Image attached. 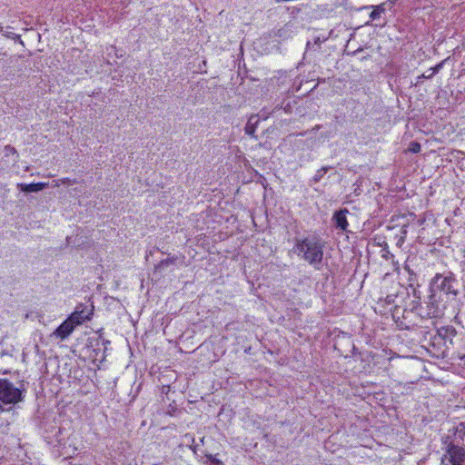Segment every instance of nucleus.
<instances>
[{
	"label": "nucleus",
	"mask_w": 465,
	"mask_h": 465,
	"mask_svg": "<svg viewBox=\"0 0 465 465\" xmlns=\"http://www.w3.org/2000/svg\"><path fill=\"white\" fill-rule=\"evenodd\" d=\"M324 244L318 236L306 237L296 240L295 252L309 264L313 265L315 269L320 270V265L323 259Z\"/></svg>",
	"instance_id": "f257e3e1"
},
{
	"label": "nucleus",
	"mask_w": 465,
	"mask_h": 465,
	"mask_svg": "<svg viewBox=\"0 0 465 465\" xmlns=\"http://www.w3.org/2000/svg\"><path fill=\"white\" fill-rule=\"evenodd\" d=\"M25 381L21 380L18 386H15L6 378H0V411H4L5 405H15L24 401L26 393Z\"/></svg>",
	"instance_id": "f03ea898"
},
{
	"label": "nucleus",
	"mask_w": 465,
	"mask_h": 465,
	"mask_svg": "<svg viewBox=\"0 0 465 465\" xmlns=\"http://www.w3.org/2000/svg\"><path fill=\"white\" fill-rule=\"evenodd\" d=\"M430 292H442L447 296H451V301L455 302L458 294V280L453 272H447L436 273L430 282Z\"/></svg>",
	"instance_id": "7ed1b4c3"
},
{
	"label": "nucleus",
	"mask_w": 465,
	"mask_h": 465,
	"mask_svg": "<svg viewBox=\"0 0 465 465\" xmlns=\"http://www.w3.org/2000/svg\"><path fill=\"white\" fill-rule=\"evenodd\" d=\"M430 292L426 302V316L430 318L442 317L451 301V296H447L442 292Z\"/></svg>",
	"instance_id": "20e7f679"
},
{
	"label": "nucleus",
	"mask_w": 465,
	"mask_h": 465,
	"mask_svg": "<svg viewBox=\"0 0 465 465\" xmlns=\"http://www.w3.org/2000/svg\"><path fill=\"white\" fill-rule=\"evenodd\" d=\"M441 465H465V448L461 445L450 446L441 458Z\"/></svg>",
	"instance_id": "39448f33"
},
{
	"label": "nucleus",
	"mask_w": 465,
	"mask_h": 465,
	"mask_svg": "<svg viewBox=\"0 0 465 465\" xmlns=\"http://www.w3.org/2000/svg\"><path fill=\"white\" fill-rule=\"evenodd\" d=\"M94 307L93 304L87 305L79 303L74 311L69 315L71 321L76 325H80L85 321H89L94 314Z\"/></svg>",
	"instance_id": "423d86ee"
},
{
	"label": "nucleus",
	"mask_w": 465,
	"mask_h": 465,
	"mask_svg": "<svg viewBox=\"0 0 465 465\" xmlns=\"http://www.w3.org/2000/svg\"><path fill=\"white\" fill-rule=\"evenodd\" d=\"M347 213L349 210L346 208L335 211L331 217V223L333 227L341 232H348L349 223L347 220Z\"/></svg>",
	"instance_id": "0eeeda50"
},
{
	"label": "nucleus",
	"mask_w": 465,
	"mask_h": 465,
	"mask_svg": "<svg viewBox=\"0 0 465 465\" xmlns=\"http://www.w3.org/2000/svg\"><path fill=\"white\" fill-rule=\"evenodd\" d=\"M457 330L451 326H441L437 329L434 339H439L443 341L444 346L448 347V344H453V338L457 335Z\"/></svg>",
	"instance_id": "6e6552de"
},
{
	"label": "nucleus",
	"mask_w": 465,
	"mask_h": 465,
	"mask_svg": "<svg viewBox=\"0 0 465 465\" xmlns=\"http://www.w3.org/2000/svg\"><path fill=\"white\" fill-rule=\"evenodd\" d=\"M77 325L68 317L54 331V335L61 340L66 339L75 329Z\"/></svg>",
	"instance_id": "1a4fd4ad"
},
{
	"label": "nucleus",
	"mask_w": 465,
	"mask_h": 465,
	"mask_svg": "<svg viewBox=\"0 0 465 465\" xmlns=\"http://www.w3.org/2000/svg\"><path fill=\"white\" fill-rule=\"evenodd\" d=\"M102 331L103 329L98 330L94 336L87 339L85 343V347L93 351L94 357H97L101 351Z\"/></svg>",
	"instance_id": "9d476101"
},
{
	"label": "nucleus",
	"mask_w": 465,
	"mask_h": 465,
	"mask_svg": "<svg viewBox=\"0 0 465 465\" xmlns=\"http://www.w3.org/2000/svg\"><path fill=\"white\" fill-rule=\"evenodd\" d=\"M260 124V117L257 114H252L248 119L244 132L247 135L251 136L254 140H258V136L255 134V131Z\"/></svg>",
	"instance_id": "9b49d317"
},
{
	"label": "nucleus",
	"mask_w": 465,
	"mask_h": 465,
	"mask_svg": "<svg viewBox=\"0 0 465 465\" xmlns=\"http://www.w3.org/2000/svg\"><path fill=\"white\" fill-rule=\"evenodd\" d=\"M48 186L46 183H18L17 187L23 193H37L43 191Z\"/></svg>",
	"instance_id": "f8f14e48"
},
{
	"label": "nucleus",
	"mask_w": 465,
	"mask_h": 465,
	"mask_svg": "<svg viewBox=\"0 0 465 465\" xmlns=\"http://www.w3.org/2000/svg\"><path fill=\"white\" fill-rule=\"evenodd\" d=\"M449 432H452L457 443L460 445V443L464 440L465 438V424L463 422H460L457 426L449 430Z\"/></svg>",
	"instance_id": "ddd939ff"
},
{
	"label": "nucleus",
	"mask_w": 465,
	"mask_h": 465,
	"mask_svg": "<svg viewBox=\"0 0 465 465\" xmlns=\"http://www.w3.org/2000/svg\"><path fill=\"white\" fill-rule=\"evenodd\" d=\"M409 311L420 317H424V314L426 315V310H424V307L422 306L421 300L413 299L409 303Z\"/></svg>",
	"instance_id": "4468645a"
},
{
	"label": "nucleus",
	"mask_w": 465,
	"mask_h": 465,
	"mask_svg": "<svg viewBox=\"0 0 465 465\" xmlns=\"http://www.w3.org/2000/svg\"><path fill=\"white\" fill-rule=\"evenodd\" d=\"M331 169H332L331 166H322L321 169L317 170L316 173L312 176V178L309 180V185L312 186L318 183L327 173V172Z\"/></svg>",
	"instance_id": "2eb2a0df"
},
{
	"label": "nucleus",
	"mask_w": 465,
	"mask_h": 465,
	"mask_svg": "<svg viewBox=\"0 0 465 465\" xmlns=\"http://www.w3.org/2000/svg\"><path fill=\"white\" fill-rule=\"evenodd\" d=\"M441 444L442 449L447 451V449H450V446H458L456 440L453 437L452 432H449L447 435L441 437Z\"/></svg>",
	"instance_id": "dca6fc26"
},
{
	"label": "nucleus",
	"mask_w": 465,
	"mask_h": 465,
	"mask_svg": "<svg viewBox=\"0 0 465 465\" xmlns=\"http://www.w3.org/2000/svg\"><path fill=\"white\" fill-rule=\"evenodd\" d=\"M404 270L408 272V285L409 288H414L415 286H420L418 282V275L411 269L409 265L404 266Z\"/></svg>",
	"instance_id": "f3484780"
},
{
	"label": "nucleus",
	"mask_w": 465,
	"mask_h": 465,
	"mask_svg": "<svg viewBox=\"0 0 465 465\" xmlns=\"http://www.w3.org/2000/svg\"><path fill=\"white\" fill-rule=\"evenodd\" d=\"M378 244L381 247V253L382 258L385 260H390L393 257V254L390 252L389 245L385 241H382V242H378Z\"/></svg>",
	"instance_id": "a211bd4d"
},
{
	"label": "nucleus",
	"mask_w": 465,
	"mask_h": 465,
	"mask_svg": "<svg viewBox=\"0 0 465 465\" xmlns=\"http://www.w3.org/2000/svg\"><path fill=\"white\" fill-rule=\"evenodd\" d=\"M175 260L176 259L173 257L163 259L157 265H155V270L162 272L165 268H167L169 265L174 264Z\"/></svg>",
	"instance_id": "6ab92c4d"
},
{
	"label": "nucleus",
	"mask_w": 465,
	"mask_h": 465,
	"mask_svg": "<svg viewBox=\"0 0 465 465\" xmlns=\"http://www.w3.org/2000/svg\"><path fill=\"white\" fill-rule=\"evenodd\" d=\"M217 455H212L209 453H205L204 457L206 460L203 461L204 464L208 465H225L221 460L217 459Z\"/></svg>",
	"instance_id": "aec40b11"
},
{
	"label": "nucleus",
	"mask_w": 465,
	"mask_h": 465,
	"mask_svg": "<svg viewBox=\"0 0 465 465\" xmlns=\"http://www.w3.org/2000/svg\"><path fill=\"white\" fill-rule=\"evenodd\" d=\"M11 423L10 421L0 416V432L3 434H7L10 430Z\"/></svg>",
	"instance_id": "412c9836"
},
{
	"label": "nucleus",
	"mask_w": 465,
	"mask_h": 465,
	"mask_svg": "<svg viewBox=\"0 0 465 465\" xmlns=\"http://www.w3.org/2000/svg\"><path fill=\"white\" fill-rule=\"evenodd\" d=\"M449 59L450 57H447L446 59L437 64L434 67L430 68L429 71H430L431 74L434 76L443 68L444 64L449 61Z\"/></svg>",
	"instance_id": "4be33fe9"
},
{
	"label": "nucleus",
	"mask_w": 465,
	"mask_h": 465,
	"mask_svg": "<svg viewBox=\"0 0 465 465\" xmlns=\"http://www.w3.org/2000/svg\"><path fill=\"white\" fill-rule=\"evenodd\" d=\"M371 8L372 11L370 14V18L371 21H375L381 17V14L374 8V5H366L361 7V9H370Z\"/></svg>",
	"instance_id": "5701e85b"
},
{
	"label": "nucleus",
	"mask_w": 465,
	"mask_h": 465,
	"mask_svg": "<svg viewBox=\"0 0 465 465\" xmlns=\"http://www.w3.org/2000/svg\"><path fill=\"white\" fill-rule=\"evenodd\" d=\"M420 149H421L420 143L416 141L411 142L409 144V147H408V151L412 153H420Z\"/></svg>",
	"instance_id": "b1692460"
},
{
	"label": "nucleus",
	"mask_w": 465,
	"mask_h": 465,
	"mask_svg": "<svg viewBox=\"0 0 465 465\" xmlns=\"http://www.w3.org/2000/svg\"><path fill=\"white\" fill-rule=\"evenodd\" d=\"M4 152L5 156H9L10 154H16L18 156L16 149L9 144L5 146Z\"/></svg>",
	"instance_id": "393cba45"
},
{
	"label": "nucleus",
	"mask_w": 465,
	"mask_h": 465,
	"mask_svg": "<svg viewBox=\"0 0 465 465\" xmlns=\"http://www.w3.org/2000/svg\"><path fill=\"white\" fill-rule=\"evenodd\" d=\"M432 77H433V74H431V72L429 74L424 73L417 77V82L415 84L418 85L422 82L423 79H431Z\"/></svg>",
	"instance_id": "a878e982"
},
{
	"label": "nucleus",
	"mask_w": 465,
	"mask_h": 465,
	"mask_svg": "<svg viewBox=\"0 0 465 465\" xmlns=\"http://www.w3.org/2000/svg\"><path fill=\"white\" fill-rule=\"evenodd\" d=\"M420 286H415L414 288H411L412 290V295L414 299L421 300V292L418 289Z\"/></svg>",
	"instance_id": "bb28decb"
},
{
	"label": "nucleus",
	"mask_w": 465,
	"mask_h": 465,
	"mask_svg": "<svg viewBox=\"0 0 465 465\" xmlns=\"http://www.w3.org/2000/svg\"><path fill=\"white\" fill-rule=\"evenodd\" d=\"M374 8L381 15L386 11L387 2H383L378 5H374Z\"/></svg>",
	"instance_id": "cd10ccee"
},
{
	"label": "nucleus",
	"mask_w": 465,
	"mask_h": 465,
	"mask_svg": "<svg viewBox=\"0 0 465 465\" xmlns=\"http://www.w3.org/2000/svg\"><path fill=\"white\" fill-rule=\"evenodd\" d=\"M59 182L64 184V185H67V186H70V185H73L76 183L75 180H71L70 178H62L59 180Z\"/></svg>",
	"instance_id": "c85d7f7f"
},
{
	"label": "nucleus",
	"mask_w": 465,
	"mask_h": 465,
	"mask_svg": "<svg viewBox=\"0 0 465 465\" xmlns=\"http://www.w3.org/2000/svg\"><path fill=\"white\" fill-rule=\"evenodd\" d=\"M107 344H110V341L106 340L104 338V332L102 331V341H101V345H104V350H106V345Z\"/></svg>",
	"instance_id": "c756f323"
},
{
	"label": "nucleus",
	"mask_w": 465,
	"mask_h": 465,
	"mask_svg": "<svg viewBox=\"0 0 465 465\" xmlns=\"http://www.w3.org/2000/svg\"><path fill=\"white\" fill-rule=\"evenodd\" d=\"M386 302H387V303H389V304H390V303H392V302H393V298H392V296L388 295V296L386 297Z\"/></svg>",
	"instance_id": "7c9ffc66"
},
{
	"label": "nucleus",
	"mask_w": 465,
	"mask_h": 465,
	"mask_svg": "<svg viewBox=\"0 0 465 465\" xmlns=\"http://www.w3.org/2000/svg\"><path fill=\"white\" fill-rule=\"evenodd\" d=\"M397 0H388L387 4L389 3L390 7L393 6L396 4Z\"/></svg>",
	"instance_id": "2f4dec72"
},
{
	"label": "nucleus",
	"mask_w": 465,
	"mask_h": 465,
	"mask_svg": "<svg viewBox=\"0 0 465 465\" xmlns=\"http://www.w3.org/2000/svg\"><path fill=\"white\" fill-rule=\"evenodd\" d=\"M190 449L193 451L194 454L197 453V445H192Z\"/></svg>",
	"instance_id": "473e14b6"
},
{
	"label": "nucleus",
	"mask_w": 465,
	"mask_h": 465,
	"mask_svg": "<svg viewBox=\"0 0 465 465\" xmlns=\"http://www.w3.org/2000/svg\"><path fill=\"white\" fill-rule=\"evenodd\" d=\"M352 353H353L354 355H355V354H357V353H360V352L358 351V349H357L355 346H353Z\"/></svg>",
	"instance_id": "72a5a7b5"
},
{
	"label": "nucleus",
	"mask_w": 465,
	"mask_h": 465,
	"mask_svg": "<svg viewBox=\"0 0 465 465\" xmlns=\"http://www.w3.org/2000/svg\"><path fill=\"white\" fill-rule=\"evenodd\" d=\"M315 43H316V44H319V43H320V39H319V38H317V40H315Z\"/></svg>",
	"instance_id": "f704fd0d"
},
{
	"label": "nucleus",
	"mask_w": 465,
	"mask_h": 465,
	"mask_svg": "<svg viewBox=\"0 0 465 465\" xmlns=\"http://www.w3.org/2000/svg\"><path fill=\"white\" fill-rule=\"evenodd\" d=\"M8 372H9L8 371H3V374H6V373H8Z\"/></svg>",
	"instance_id": "c9c22d12"
},
{
	"label": "nucleus",
	"mask_w": 465,
	"mask_h": 465,
	"mask_svg": "<svg viewBox=\"0 0 465 465\" xmlns=\"http://www.w3.org/2000/svg\"><path fill=\"white\" fill-rule=\"evenodd\" d=\"M462 359H464V360H465V355L462 357Z\"/></svg>",
	"instance_id": "e433bc0d"
}]
</instances>
